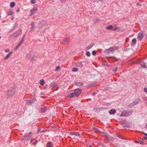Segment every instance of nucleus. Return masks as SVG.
<instances>
[{
  "label": "nucleus",
  "instance_id": "1",
  "mask_svg": "<svg viewBox=\"0 0 147 147\" xmlns=\"http://www.w3.org/2000/svg\"><path fill=\"white\" fill-rule=\"evenodd\" d=\"M16 92L15 87H11L6 92V96L8 98L12 97L15 94Z\"/></svg>",
  "mask_w": 147,
  "mask_h": 147
},
{
  "label": "nucleus",
  "instance_id": "2",
  "mask_svg": "<svg viewBox=\"0 0 147 147\" xmlns=\"http://www.w3.org/2000/svg\"><path fill=\"white\" fill-rule=\"evenodd\" d=\"M81 90L80 89H76L74 90V92L70 93L68 94V97L69 98H71L75 95L78 96L81 94Z\"/></svg>",
  "mask_w": 147,
  "mask_h": 147
},
{
  "label": "nucleus",
  "instance_id": "3",
  "mask_svg": "<svg viewBox=\"0 0 147 147\" xmlns=\"http://www.w3.org/2000/svg\"><path fill=\"white\" fill-rule=\"evenodd\" d=\"M34 53L33 51H30L28 53L26 56V58L27 59H31V61L32 63L34 61L35 59L34 57Z\"/></svg>",
  "mask_w": 147,
  "mask_h": 147
},
{
  "label": "nucleus",
  "instance_id": "4",
  "mask_svg": "<svg viewBox=\"0 0 147 147\" xmlns=\"http://www.w3.org/2000/svg\"><path fill=\"white\" fill-rule=\"evenodd\" d=\"M22 31L20 29H19L18 31L15 32L14 34H12L9 37V39L14 38L19 35L21 34Z\"/></svg>",
  "mask_w": 147,
  "mask_h": 147
},
{
  "label": "nucleus",
  "instance_id": "5",
  "mask_svg": "<svg viewBox=\"0 0 147 147\" xmlns=\"http://www.w3.org/2000/svg\"><path fill=\"white\" fill-rule=\"evenodd\" d=\"M32 134V133L30 132L29 134H26L24 136L23 139L26 141H28L30 140L32 138V136L31 134Z\"/></svg>",
  "mask_w": 147,
  "mask_h": 147
},
{
  "label": "nucleus",
  "instance_id": "6",
  "mask_svg": "<svg viewBox=\"0 0 147 147\" xmlns=\"http://www.w3.org/2000/svg\"><path fill=\"white\" fill-rule=\"evenodd\" d=\"M145 35L144 31L142 30L139 32L137 38L138 40L141 41Z\"/></svg>",
  "mask_w": 147,
  "mask_h": 147
},
{
  "label": "nucleus",
  "instance_id": "7",
  "mask_svg": "<svg viewBox=\"0 0 147 147\" xmlns=\"http://www.w3.org/2000/svg\"><path fill=\"white\" fill-rule=\"evenodd\" d=\"M132 113V112L130 110H125L122 112L121 116H127Z\"/></svg>",
  "mask_w": 147,
  "mask_h": 147
},
{
  "label": "nucleus",
  "instance_id": "8",
  "mask_svg": "<svg viewBox=\"0 0 147 147\" xmlns=\"http://www.w3.org/2000/svg\"><path fill=\"white\" fill-rule=\"evenodd\" d=\"M47 22L45 20H42L38 24L39 27L40 28L46 25L47 24Z\"/></svg>",
  "mask_w": 147,
  "mask_h": 147
},
{
  "label": "nucleus",
  "instance_id": "9",
  "mask_svg": "<svg viewBox=\"0 0 147 147\" xmlns=\"http://www.w3.org/2000/svg\"><path fill=\"white\" fill-rule=\"evenodd\" d=\"M114 49L113 47H112L106 49L105 51L106 53H109L110 52H112L114 50Z\"/></svg>",
  "mask_w": 147,
  "mask_h": 147
},
{
  "label": "nucleus",
  "instance_id": "10",
  "mask_svg": "<svg viewBox=\"0 0 147 147\" xmlns=\"http://www.w3.org/2000/svg\"><path fill=\"white\" fill-rule=\"evenodd\" d=\"M93 130L96 132H99L101 134H103L104 135L105 134V133L104 132L100 131V130L95 127L93 128Z\"/></svg>",
  "mask_w": 147,
  "mask_h": 147
},
{
  "label": "nucleus",
  "instance_id": "11",
  "mask_svg": "<svg viewBox=\"0 0 147 147\" xmlns=\"http://www.w3.org/2000/svg\"><path fill=\"white\" fill-rule=\"evenodd\" d=\"M47 110V107H41L40 109L39 112L40 113H44Z\"/></svg>",
  "mask_w": 147,
  "mask_h": 147
},
{
  "label": "nucleus",
  "instance_id": "12",
  "mask_svg": "<svg viewBox=\"0 0 147 147\" xmlns=\"http://www.w3.org/2000/svg\"><path fill=\"white\" fill-rule=\"evenodd\" d=\"M37 8L36 7H34L30 11V13L31 16L33 15L34 13L37 11Z\"/></svg>",
  "mask_w": 147,
  "mask_h": 147
},
{
  "label": "nucleus",
  "instance_id": "13",
  "mask_svg": "<svg viewBox=\"0 0 147 147\" xmlns=\"http://www.w3.org/2000/svg\"><path fill=\"white\" fill-rule=\"evenodd\" d=\"M74 84L75 85L77 86H83L84 85V83L77 81H75L74 82Z\"/></svg>",
  "mask_w": 147,
  "mask_h": 147
},
{
  "label": "nucleus",
  "instance_id": "14",
  "mask_svg": "<svg viewBox=\"0 0 147 147\" xmlns=\"http://www.w3.org/2000/svg\"><path fill=\"white\" fill-rule=\"evenodd\" d=\"M116 112V110L115 109H111L109 111V113L110 115L114 114Z\"/></svg>",
  "mask_w": 147,
  "mask_h": 147
},
{
  "label": "nucleus",
  "instance_id": "15",
  "mask_svg": "<svg viewBox=\"0 0 147 147\" xmlns=\"http://www.w3.org/2000/svg\"><path fill=\"white\" fill-rule=\"evenodd\" d=\"M140 65L142 68H147L146 63L144 62H141Z\"/></svg>",
  "mask_w": 147,
  "mask_h": 147
},
{
  "label": "nucleus",
  "instance_id": "16",
  "mask_svg": "<svg viewBox=\"0 0 147 147\" xmlns=\"http://www.w3.org/2000/svg\"><path fill=\"white\" fill-rule=\"evenodd\" d=\"M136 39L135 38H134L132 40L131 42L132 43V45L131 46H134L136 45Z\"/></svg>",
  "mask_w": 147,
  "mask_h": 147
},
{
  "label": "nucleus",
  "instance_id": "17",
  "mask_svg": "<svg viewBox=\"0 0 147 147\" xmlns=\"http://www.w3.org/2000/svg\"><path fill=\"white\" fill-rule=\"evenodd\" d=\"M12 54L13 53L12 52H10L6 55V57L4 58V59L5 60L7 59L8 58L12 55Z\"/></svg>",
  "mask_w": 147,
  "mask_h": 147
},
{
  "label": "nucleus",
  "instance_id": "18",
  "mask_svg": "<svg viewBox=\"0 0 147 147\" xmlns=\"http://www.w3.org/2000/svg\"><path fill=\"white\" fill-rule=\"evenodd\" d=\"M82 62H78L76 64V66L78 67H81L82 66Z\"/></svg>",
  "mask_w": 147,
  "mask_h": 147
},
{
  "label": "nucleus",
  "instance_id": "19",
  "mask_svg": "<svg viewBox=\"0 0 147 147\" xmlns=\"http://www.w3.org/2000/svg\"><path fill=\"white\" fill-rule=\"evenodd\" d=\"M51 87L53 88L57 87V83L55 82H52L51 84Z\"/></svg>",
  "mask_w": 147,
  "mask_h": 147
},
{
  "label": "nucleus",
  "instance_id": "20",
  "mask_svg": "<svg viewBox=\"0 0 147 147\" xmlns=\"http://www.w3.org/2000/svg\"><path fill=\"white\" fill-rule=\"evenodd\" d=\"M93 110L94 112H98L101 110V109L100 108L96 107Z\"/></svg>",
  "mask_w": 147,
  "mask_h": 147
},
{
  "label": "nucleus",
  "instance_id": "21",
  "mask_svg": "<svg viewBox=\"0 0 147 147\" xmlns=\"http://www.w3.org/2000/svg\"><path fill=\"white\" fill-rule=\"evenodd\" d=\"M94 45V44H93V43L92 44H91L89 46L87 47H86V48L87 50H88L90 49Z\"/></svg>",
  "mask_w": 147,
  "mask_h": 147
},
{
  "label": "nucleus",
  "instance_id": "22",
  "mask_svg": "<svg viewBox=\"0 0 147 147\" xmlns=\"http://www.w3.org/2000/svg\"><path fill=\"white\" fill-rule=\"evenodd\" d=\"M23 42L20 41L19 43H18V45L16 46V49H17L19 47L22 45V44L23 43Z\"/></svg>",
  "mask_w": 147,
  "mask_h": 147
},
{
  "label": "nucleus",
  "instance_id": "23",
  "mask_svg": "<svg viewBox=\"0 0 147 147\" xmlns=\"http://www.w3.org/2000/svg\"><path fill=\"white\" fill-rule=\"evenodd\" d=\"M45 84V81L43 79L41 80L40 82V84L41 85H43Z\"/></svg>",
  "mask_w": 147,
  "mask_h": 147
},
{
  "label": "nucleus",
  "instance_id": "24",
  "mask_svg": "<svg viewBox=\"0 0 147 147\" xmlns=\"http://www.w3.org/2000/svg\"><path fill=\"white\" fill-rule=\"evenodd\" d=\"M13 12L11 11H7V16L11 15L13 14Z\"/></svg>",
  "mask_w": 147,
  "mask_h": 147
},
{
  "label": "nucleus",
  "instance_id": "25",
  "mask_svg": "<svg viewBox=\"0 0 147 147\" xmlns=\"http://www.w3.org/2000/svg\"><path fill=\"white\" fill-rule=\"evenodd\" d=\"M47 147H52L51 146V143L50 142H48L47 144Z\"/></svg>",
  "mask_w": 147,
  "mask_h": 147
},
{
  "label": "nucleus",
  "instance_id": "26",
  "mask_svg": "<svg viewBox=\"0 0 147 147\" xmlns=\"http://www.w3.org/2000/svg\"><path fill=\"white\" fill-rule=\"evenodd\" d=\"M15 3L14 2H13L10 3V6L11 7H13L15 6Z\"/></svg>",
  "mask_w": 147,
  "mask_h": 147
},
{
  "label": "nucleus",
  "instance_id": "27",
  "mask_svg": "<svg viewBox=\"0 0 147 147\" xmlns=\"http://www.w3.org/2000/svg\"><path fill=\"white\" fill-rule=\"evenodd\" d=\"M32 101L30 100H27L26 101V103L27 104H32Z\"/></svg>",
  "mask_w": 147,
  "mask_h": 147
},
{
  "label": "nucleus",
  "instance_id": "28",
  "mask_svg": "<svg viewBox=\"0 0 147 147\" xmlns=\"http://www.w3.org/2000/svg\"><path fill=\"white\" fill-rule=\"evenodd\" d=\"M117 137H118L119 138L121 139H123V140H126L127 139L125 138H123V137H122L120 135H117Z\"/></svg>",
  "mask_w": 147,
  "mask_h": 147
},
{
  "label": "nucleus",
  "instance_id": "29",
  "mask_svg": "<svg viewBox=\"0 0 147 147\" xmlns=\"http://www.w3.org/2000/svg\"><path fill=\"white\" fill-rule=\"evenodd\" d=\"M74 135L76 136H80V134L78 132H74Z\"/></svg>",
  "mask_w": 147,
  "mask_h": 147
},
{
  "label": "nucleus",
  "instance_id": "30",
  "mask_svg": "<svg viewBox=\"0 0 147 147\" xmlns=\"http://www.w3.org/2000/svg\"><path fill=\"white\" fill-rule=\"evenodd\" d=\"M86 55L88 57H90V53L88 51L86 52Z\"/></svg>",
  "mask_w": 147,
  "mask_h": 147
},
{
  "label": "nucleus",
  "instance_id": "31",
  "mask_svg": "<svg viewBox=\"0 0 147 147\" xmlns=\"http://www.w3.org/2000/svg\"><path fill=\"white\" fill-rule=\"evenodd\" d=\"M113 28V26L111 25H110L107 26V28L108 30H111V29Z\"/></svg>",
  "mask_w": 147,
  "mask_h": 147
},
{
  "label": "nucleus",
  "instance_id": "32",
  "mask_svg": "<svg viewBox=\"0 0 147 147\" xmlns=\"http://www.w3.org/2000/svg\"><path fill=\"white\" fill-rule=\"evenodd\" d=\"M60 69L61 68L59 66H57L55 68V71H59Z\"/></svg>",
  "mask_w": 147,
  "mask_h": 147
},
{
  "label": "nucleus",
  "instance_id": "33",
  "mask_svg": "<svg viewBox=\"0 0 147 147\" xmlns=\"http://www.w3.org/2000/svg\"><path fill=\"white\" fill-rule=\"evenodd\" d=\"M94 85V84H90L87 87L88 88H91V87L93 86Z\"/></svg>",
  "mask_w": 147,
  "mask_h": 147
},
{
  "label": "nucleus",
  "instance_id": "34",
  "mask_svg": "<svg viewBox=\"0 0 147 147\" xmlns=\"http://www.w3.org/2000/svg\"><path fill=\"white\" fill-rule=\"evenodd\" d=\"M138 103V102L137 101H134L133 103H132L131 104L133 105H136Z\"/></svg>",
  "mask_w": 147,
  "mask_h": 147
},
{
  "label": "nucleus",
  "instance_id": "35",
  "mask_svg": "<svg viewBox=\"0 0 147 147\" xmlns=\"http://www.w3.org/2000/svg\"><path fill=\"white\" fill-rule=\"evenodd\" d=\"M119 29V28L116 26H115L114 28H113V30L114 31L118 30Z\"/></svg>",
  "mask_w": 147,
  "mask_h": 147
},
{
  "label": "nucleus",
  "instance_id": "36",
  "mask_svg": "<svg viewBox=\"0 0 147 147\" xmlns=\"http://www.w3.org/2000/svg\"><path fill=\"white\" fill-rule=\"evenodd\" d=\"M25 34H24V35L22 37L21 41H22L24 42V38H25Z\"/></svg>",
  "mask_w": 147,
  "mask_h": 147
},
{
  "label": "nucleus",
  "instance_id": "37",
  "mask_svg": "<svg viewBox=\"0 0 147 147\" xmlns=\"http://www.w3.org/2000/svg\"><path fill=\"white\" fill-rule=\"evenodd\" d=\"M92 54L94 56H95L96 55V52L95 51H93L92 52Z\"/></svg>",
  "mask_w": 147,
  "mask_h": 147
},
{
  "label": "nucleus",
  "instance_id": "38",
  "mask_svg": "<svg viewBox=\"0 0 147 147\" xmlns=\"http://www.w3.org/2000/svg\"><path fill=\"white\" fill-rule=\"evenodd\" d=\"M78 70V69L75 67H74L72 69V71H76Z\"/></svg>",
  "mask_w": 147,
  "mask_h": 147
},
{
  "label": "nucleus",
  "instance_id": "39",
  "mask_svg": "<svg viewBox=\"0 0 147 147\" xmlns=\"http://www.w3.org/2000/svg\"><path fill=\"white\" fill-rule=\"evenodd\" d=\"M69 38H65L63 39V41L65 42H67L69 40Z\"/></svg>",
  "mask_w": 147,
  "mask_h": 147
},
{
  "label": "nucleus",
  "instance_id": "40",
  "mask_svg": "<svg viewBox=\"0 0 147 147\" xmlns=\"http://www.w3.org/2000/svg\"><path fill=\"white\" fill-rule=\"evenodd\" d=\"M54 88L55 90H57L59 89V88L57 86V87H54Z\"/></svg>",
  "mask_w": 147,
  "mask_h": 147
},
{
  "label": "nucleus",
  "instance_id": "41",
  "mask_svg": "<svg viewBox=\"0 0 147 147\" xmlns=\"http://www.w3.org/2000/svg\"><path fill=\"white\" fill-rule=\"evenodd\" d=\"M35 2V1L34 0H31V3L32 4H34Z\"/></svg>",
  "mask_w": 147,
  "mask_h": 147
},
{
  "label": "nucleus",
  "instance_id": "42",
  "mask_svg": "<svg viewBox=\"0 0 147 147\" xmlns=\"http://www.w3.org/2000/svg\"><path fill=\"white\" fill-rule=\"evenodd\" d=\"M112 57L113 58V59H115L117 61H118L119 60V59L116 58H115L114 57Z\"/></svg>",
  "mask_w": 147,
  "mask_h": 147
},
{
  "label": "nucleus",
  "instance_id": "43",
  "mask_svg": "<svg viewBox=\"0 0 147 147\" xmlns=\"http://www.w3.org/2000/svg\"><path fill=\"white\" fill-rule=\"evenodd\" d=\"M9 49H6L5 51V52H6V53H7V52H9Z\"/></svg>",
  "mask_w": 147,
  "mask_h": 147
},
{
  "label": "nucleus",
  "instance_id": "44",
  "mask_svg": "<svg viewBox=\"0 0 147 147\" xmlns=\"http://www.w3.org/2000/svg\"><path fill=\"white\" fill-rule=\"evenodd\" d=\"M144 91L146 92L147 93V88H144Z\"/></svg>",
  "mask_w": 147,
  "mask_h": 147
},
{
  "label": "nucleus",
  "instance_id": "45",
  "mask_svg": "<svg viewBox=\"0 0 147 147\" xmlns=\"http://www.w3.org/2000/svg\"><path fill=\"white\" fill-rule=\"evenodd\" d=\"M41 130V128L40 127H38V129L37 131L38 133Z\"/></svg>",
  "mask_w": 147,
  "mask_h": 147
},
{
  "label": "nucleus",
  "instance_id": "46",
  "mask_svg": "<svg viewBox=\"0 0 147 147\" xmlns=\"http://www.w3.org/2000/svg\"><path fill=\"white\" fill-rule=\"evenodd\" d=\"M38 142V140H36L35 141V143H33V144L34 145L35 144H36V143L37 142Z\"/></svg>",
  "mask_w": 147,
  "mask_h": 147
},
{
  "label": "nucleus",
  "instance_id": "47",
  "mask_svg": "<svg viewBox=\"0 0 147 147\" xmlns=\"http://www.w3.org/2000/svg\"><path fill=\"white\" fill-rule=\"evenodd\" d=\"M117 70V68L116 67L115 69L113 70V71L115 72H116Z\"/></svg>",
  "mask_w": 147,
  "mask_h": 147
},
{
  "label": "nucleus",
  "instance_id": "48",
  "mask_svg": "<svg viewBox=\"0 0 147 147\" xmlns=\"http://www.w3.org/2000/svg\"><path fill=\"white\" fill-rule=\"evenodd\" d=\"M74 132H70L69 133V134L71 135H72V136L74 135Z\"/></svg>",
  "mask_w": 147,
  "mask_h": 147
},
{
  "label": "nucleus",
  "instance_id": "49",
  "mask_svg": "<svg viewBox=\"0 0 147 147\" xmlns=\"http://www.w3.org/2000/svg\"><path fill=\"white\" fill-rule=\"evenodd\" d=\"M16 29V27H14L13 28L10 30V31H12L15 30Z\"/></svg>",
  "mask_w": 147,
  "mask_h": 147
},
{
  "label": "nucleus",
  "instance_id": "50",
  "mask_svg": "<svg viewBox=\"0 0 147 147\" xmlns=\"http://www.w3.org/2000/svg\"><path fill=\"white\" fill-rule=\"evenodd\" d=\"M46 131V130H45L44 129H43V130H42L40 131V132L41 133H42V132H45Z\"/></svg>",
  "mask_w": 147,
  "mask_h": 147
},
{
  "label": "nucleus",
  "instance_id": "51",
  "mask_svg": "<svg viewBox=\"0 0 147 147\" xmlns=\"http://www.w3.org/2000/svg\"><path fill=\"white\" fill-rule=\"evenodd\" d=\"M34 22H32L31 23V25L32 26H34Z\"/></svg>",
  "mask_w": 147,
  "mask_h": 147
},
{
  "label": "nucleus",
  "instance_id": "52",
  "mask_svg": "<svg viewBox=\"0 0 147 147\" xmlns=\"http://www.w3.org/2000/svg\"><path fill=\"white\" fill-rule=\"evenodd\" d=\"M20 11V9L19 8H18V9L16 10V11L18 12Z\"/></svg>",
  "mask_w": 147,
  "mask_h": 147
},
{
  "label": "nucleus",
  "instance_id": "53",
  "mask_svg": "<svg viewBox=\"0 0 147 147\" xmlns=\"http://www.w3.org/2000/svg\"><path fill=\"white\" fill-rule=\"evenodd\" d=\"M92 95L93 96H94L96 95V93L95 92H94L92 93Z\"/></svg>",
  "mask_w": 147,
  "mask_h": 147
},
{
  "label": "nucleus",
  "instance_id": "54",
  "mask_svg": "<svg viewBox=\"0 0 147 147\" xmlns=\"http://www.w3.org/2000/svg\"><path fill=\"white\" fill-rule=\"evenodd\" d=\"M47 85H46L45 86V87H44V89H46L47 88Z\"/></svg>",
  "mask_w": 147,
  "mask_h": 147
},
{
  "label": "nucleus",
  "instance_id": "55",
  "mask_svg": "<svg viewBox=\"0 0 147 147\" xmlns=\"http://www.w3.org/2000/svg\"><path fill=\"white\" fill-rule=\"evenodd\" d=\"M61 1H62V2H65L66 0H60Z\"/></svg>",
  "mask_w": 147,
  "mask_h": 147
},
{
  "label": "nucleus",
  "instance_id": "56",
  "mask_svg": "<svg viewBox=\"0 0 147 147\" xmlns=\"http://www.w3.org/2000/svg\"><path fill=\"white\" fill-rule=\"evenodd\" d=\"M144 139L145 140H147V137H144Z\"/></svg>",
  "mask_w": 147,
  "mask_h": 147
},
{
  "label": "nucleus",
  "instance_id": "57",
  "mask_svg": "<svg viewBox=\"0 0 147 147\" xmlns=\"http://www.w3.org/2000/svg\"><path fill=\"white\" fill-rule=\"evenodd\" d=\"M136 5L137 6H138V5H140V6H141V5H140L138 3H137V4H136Z\"/></svg>",
  "mask_w": 147,
  "mask_h": 147
},
{
  "label": "nucleus",
  "instance_id": "58",
  "mask_svg": "<svg viewBox=\"0 0 147 147\" xmlns=\"http://www.w3.org/2000/svg\"><path fill=\"white\" fill-rule=\"evenodd\" d=\"M143 133L145 135L147 136V134L144 133Z\"/></svg>",
  "mask_w": 147,
  "mask_h": 147
},
{
  "label": "nucleus",
  "instance_id": "59",
  "mask_svg": "<svg viewBox=\"0 0 147 147\" xmlns=\"http://www.w3.org/2000/svg\"><path fill=\"white\" fill-rule=\"evenodd\" d=\"M34 26H32V27L31 28V30H32L34 28Z\"/></svg>",
  "mask_w": 147,
  "mask_h": 147
},
{
  "label": "nucleus",
  "instance_id": "60",
  "mask_svg": "<svg viewBox=\"0 0 147 147\" xmlns=\"http://www.w3.org/2000/svg\"><path fill=\"white\" fill-rule=\"evenodd\" d=\"M13 19V17H12L11 18V20H12Z\"/></svg>",
  "mask_w": 147,
  "mask_h": 147
},
{
  "label": "nucleus",
  "instance_id": "61",
  "mask_svg": "<svg viewBox=\"0 0 147 147\" xmlns=\"http://www.w3.org/2000/svg\"><path fill=\"white\" fill-rule=\"evenodd\" d=\"M135 142L136 143H139V142L138 141H135Z\"/></svg>",
  "mask_w": 147,
  "mask_h": 147
},
{
  "label": "nucleus",
  "instance_id": "62",
  "mask_svg": "<svg viewBox=\"0 0 147 147\" xmlns=\"http://www.w3.org/2000/svg\"><path fill=\"white\" fill-rule=\"evenodd\" d=\"M5 21H4V20H3V21H2V22H3V23H5Z\"/></svg>",
  "mask_w": 147,
  "mask_h": 147
},
{
  "label": "nucleus",
  "instance_id": "63",
  "mask_svg": "<svg viewBox=\"0 0 147 147\" xmlns=\"http://www.w3.org/2000/svg\"><path fill=\"white\" fill-rule=\"evenodd\" d=\"M143 143V142H140V143L141 144H142V143Z\"/></svg>",
  "mask_w": 147,
  "mask_h": 147
},
{
  "label": "nucleus",
  "instance_id": "64",
  "mask_svg": "<svg viewBox=\"0 0 147 147\" xmlns=\"http://www.w3.org/2000/svg\"><path fill=\"white\" fill-rule=\"evenodd\" d=\"M34 140V139H32L31 140V141H30V142L31 143V142L32 141V140Z\"/></svg>",
  "mask_w": 147,
  "mask_h": 147
}]
</instances>
